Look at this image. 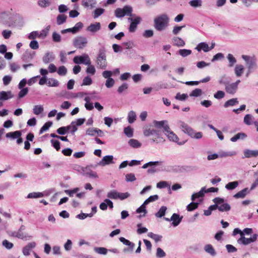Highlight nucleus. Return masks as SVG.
Here are the masks:
<instances>
[{
  "instance_id": "f257e3e1",
  "label": "nucleus",
  "mask_w": 258,
  "mask_h": 258,
  "mask_svg": "<svg viewBox=\"0 0 258 258\" xmlns=\"http://www.w3.org/2000/svg\"><path fill=\"white\" fill-rule=\"evenodd\" d=\"M154 126L158 129H162L163 132L167 136L170 141L177 143L179 145H182L185 143L186 141L179 142V138L177 136L170 130L167 120L157 121L154 120Z\"/></svg>"
},
{
  "instance_id": "f03ea898",
  "label": "nucleus",
  "mask_w": 258,
  "mask_h": 258,
  "mask_svg": "<svg viewBox=\"0 0 258 258\" xmlns=\"http://www.w3.org/2000/svg\"><path fill=\"white\" fill-rule=\"evenodd\" d=\"M169 18L166 14H162L156 17L154 19L155 29L159 31L165 30L168 26Z\"/></svg>"
},
{
  "instance_id": "7ed1b4c3",
  "label": "nucleus",
  "mask_w": 258,
  "mask_h": 258,
  "mask_svg": "<svg viewBox=\"0 0 258 258\" xmlns=\"http://www.w3.org/2000/svg\"><path fill=\"white\" fill-rule=\"evenodd\" d=\"M180 127L184 133L188 135L192 138L196 139H201L203 137V133L202 132L195 133L194 130L191 128L187 124L183 121L179 122Z\"/></svg>"
},
{
  "instance_id": "20e7f679",
  "label": "nucleus",
  "mask_w": 258,
  "mask_h": 258,
  "mask_svg": "<svg viewBox=\"0 0 258 258\" xmlns=\"http://www.w3.org/2000/svg\"><path fill=\"white\" fill-rule=\"evenodd\" d=\"M242 58L245 61L247 72L246 76H248L252 73L256 66V58L254 56L247 55H242Z\"/></svg>"
},
{
  "instance_id": "39448f33",
  "label": "nucleus",
  "mask_w": 258,
  "mask_h": 258,
  "mask_svg": "<svg viewBox=\"0 0 258 258\" xmlns=\"http://www.w3.org/2000/svg\"><path fill=\"white\" fill-rule=\"evenodd\" d=\"M133 8L131 6L126 5L122 8H117L115 10V16L118 18H121L125 16H133L132 14Z\"/></svg>"
},
{
  "instance_id": "423d86ee",
  "label": "nucleus",
  "mask_w": 258,
  "mask_h": 258,
  "mask_svg": "<svg viewBox=\"0 0 258 258\" xmlns=\"http://www.w3.org/2000/svg\"><path fill=\"white\" fill-rule=\"evenodd\" d=\"M132 17H129L127 19L128 21L131 22L128 31L132 33L136 31L138 25L140 23L142 20L141 18L139 16L133 15Z\"/></svg>"
},
{
  "instance_id": "0eeeda50",
  "label": "nucleus",
  "mask_w": 258,
  "mask_h": 258,
  "mask_svg": "<svg viewBox=\"0 0 258 258\" xmlns=\"http://www.w3.org/2000/svg\"><path fill=\"white\" fill-rule=\"evenodd\" d=\"M73 61L76 64H90L91 59L88 54L84 53L82 55L76 56L73 58Z\"/></svg>"
},
{
  "instance_id": "6e6552de",
  "label": "nucleus",
  "mask_w": 258,
  "mask_h": 258,
  "mask_svg": "<svg viewBox=\"0 0 258 258\" xmlns=\"http://www.w3.org/2000/svg\"><path fill=\"white\" fill-rule=\"evenodd\" d=\"M87 43V39L84 36H77L73 40V45L77 48L82 49L86 46Z\"/></svg>"
},
{
  "instance_id": "1a4fd4ad",
  "label": "nucleus",
  "mask_w": 258,
  "mask_h": 258,
  "mask_svg": "<svg viewBox=\"0 0 258 258\" xmlns=\"http://www.w3.org/2000/svg\"><path fill=\"white\" fill-rule=\"evenodd\" d=\"M98 66L101 69H105L107 66L106 55L104 52H100L97 58Z\"/></svg>"
},
{
  "instance_id": "9d476101",
  "label": "nucleus",
  "mask_w": 258,
  "mask_h": 258,
  "mask_svg": "<svg viewBox=\"0 0 258 258\" xmlns=\"http://www.w3.org/2000/svg\"><path fill=\"white\" fill-rule=\"evenodd\" d=\"M239 82H235L233 83H227L225 84V90L229 94H234L238 88V84Z\"/></svg>"
},
{
  "instance_id": "9b49d317",
  "label": "nucleus",
  "mask_w": 258,
  "mask_h": 258,
  "mask_svg": "<svg viewBox=\"0 0 258 258\" xmlns=\"http://www.w3.org/2000/svg\"><path fill=\"white\" fill-rule=\"evenodd\" d=\"M101 29V24L99 22H95L94 23L91 24L88 26L86 30L92 33H95L99 31Z\"/></svg>"
},
{
  "instance_id": "f8f14e48",
  "label": "nucleus",
  "mask_w": 258,
  "mask_h": 258,
  "mask_svg": "<svg viewBox=\"0 0 258 258\" xmlns=\"http://www.w3.org/2000/svg\"><path fill=\"white\" fill-rule=\"evenodd\" d=\"M195 49L199 52L201 50H203L205 52L210 51V46L206 42H201L199 43L195 47Z\"/></svg>"
},
{
  "instance_id": "ddd939ff",
  "label": "nucleus",
  "mask_w": 258,
  "mask_h": 258,
  "mask_svg": "<svg viewBox=\"0 0 258 258\" xmlns=\"http://www.w3.org/2000/svg\"><path fill=\"white\" fill-rule=\"evenodd\" d=\"M54 58L55 55L53 52H47L43 57V61L45 63H48L49 62L52 61Z\"/></svg>"
},
{
  "instance_id": "4468645a",
  "label": "nucleus",
  "mask_w": 258,
  "mask_h": 258,
  "mask_svg": "<svg viewBox=\"0 0 258 258\" xmlns=\"http://www.w3.org/2000/svg\"><path fill=\"white\" fill-rule=\"evenodd\" d=\"M249 191L250 190L248 188H245L235 194L233 197L235 199H243L249 192Z\"/></svg>"
},
{
  "instance_id": "2eb2a0df",
  "label": "nucleus",
  "mask_w": 258,
  "mask_h": 258,
  "mask_svg": "<svg viewBox=\"0 0 258 258\" xmlns=\"http://www.w3.org/2000/svg\"><path fill=\"white\" fill-rule=\"evenodd\" d=\"M22 136V133L20 131H16L14 132H9L6 134V137L7 138H11L15 140Z\"/></svg>"
},
{
  "instance_id": "dca6fc26",
  "label": "nucleus",
  "mask_w": 258,
  "mask_h": 258,
  "mask_svg": "<svg viewBox=\"0 0 258 258\" xmlns=\"http://www.w3.org/2000/svg\"><path fill=\"white\" fill-rule=\"evenodd\" d=\"M13 95L12 94L11 91L6 92L3 91L0 92V101L7 100L13 98Z\"/></svg>"
},
{
  "instance_id": "f3484780",
  "label": "nucleus",
  "mask_w": 258,
  "mask_h": 258,
  "mask_svg": "<svg viewBox=\"0 0 258 258\" xmlns=\"http://www.w3.org/2000/svg\"><path fill=\"white\" fill-rule=\"evenodd\" d=\"M182 217H179V215L178 214L174 213L171 218L170 220L172 221V225L174 226H177L181 222L182 220Z\"/></svg>"
},
{
  "instance_id": "a211bd4d",
  "label": "nucleus",
  "mask_w": 258,
  "mask_h": 258,
  "mask_svg": "<svg viewBox=\"0 0 258 258\" xmlns=\"http://www.w3.org/2000/svg\"><path fill=\"white\" fill-rule=\"evenodd\" d=\"M144 135L145 136H149L151 135H155L159 138V131L154 128H146L144 131Z\"/></svg>"
},
{
  "instance_id": "6ab92c4d",
  "label": "nucleus",
  "mask_w": 258,
  "mask_h": 258,
  "mask_svg": "<svg viewBox=\"0 0 258 258\" xmlns=\"http://www.w3.org/2000/svg\"><path fill=\"white\" fill-rule=\"evenodd\" d=\"M244 70V66L242 64H237L234 69V73L238 77H241L243 74Z\"/></svg>"
},
{
  "instance_id": "aec40b11",
  "label": "nucleus",
  "mask_w": 258,
  "mask_h": 258,
  "mask_svg": "<svg viewBox=\"0 0 258 258\" xmlns=\"http://www.w3.org/2000/svg\"><path fill=\"white\" fill-rule=\"evenodd\" d=\"M84 174L88 176L90 178H98V175L95 171H92L90 169L89 167H86L85 169L84 170Z\"/></svg>"
},
{
  "instance_id": "412c9836",
  "label": "nucleus",
  "mask_w": 258,
  "mask_h": 258,
  "mask_svg": "<svg viewBox=\"0 0 258 258\" xmlns=\"http://www.w3.org/2000/svg\"><path fill=\"white\" fill-rule=\"evenodd\" d=\"M96 2L95 0H83L82 5L85 8H93L95 7Z\"/></svg>"
},
{
  "instance_id": "4be33fe9",
  "label": "nucleus",
  "mask_w": 258,
  "mask_h": 258,
  "mask_svg": "<svg viewBox=\"0 0 258 258\" xmlns=\"http://www.w3.org/2000/svg\"><path fill=\"white\" fill-rule=\"evenodd\" d=\"M244 155L246 158L256 157L258 156V150H246L244 152Z\"/></svg>"
},
{
  "instance_id": "5701e85b",
  "label": "nucleus",
  "mask_w": 258,
  "mask_h": 258,
  "mask_svg": "<svg viewBox=\"0 0 258 258\" xmlns=\"http://www.w3.org/2000/svg\"><path fill=\"white\" fill-rule=\"evenodd\" d=\"M173 44L178 47H182L185 45V42L182 39L178 37H175L172 39Z\"/></svg>"
},
{
  "instance_id": "b1692460",
  "label": "nucleus",
  "mask_w": 258,
  "mask_h": 258,
  "mask_svg": "<svg viewBox=\"0 0 258 258\" xmlns=\"http://www.w3.org/2000/svg\"><path fill=\"white\" fill-rule=\"evenodd\" d=\"M189 6L194 8H201L203 5L202 0H191L188 2Z\"/></svg>"
},
{
  "instance_id": "393cba45",
  "label": "nucleus",
  "mask_w": 258,
  "mask_h": 258,
  "mask_svg": "<svg viewBox=\"0 0 258 258\" xmlns=\"http://www.w3.org/2000/svg\"><path fill=\"white\" fill-rule=\"evenodd\" d=\"M238 103L239 102L237 98H232L225 102L224 104V107L227 108L229 106H233L236 104H238Z\"/></svg>"
},
{
  "instance_id": "a878e982",
  "label": "nucleus",
  "mask_w": 258,
  "mask_h": 258,
  "mask_svg": "<svg viewBox=\"0 0 258 258\" xmlns=\"http://www.w3.org/2000/svg\"><path fill=\"white\" fill-rule=\"evenodd\" d=\"M205 250L208 253L210 254L212 256L216 255V252L211 244H207L204 247Z\"/></svg>"
},
{
  "instance_id": "bb28decb",
  "label": "nucleus",
  "mask_w": 258,
  "mask_h": 258,
  "mask_svg": "<svg viewBox=\"0 0 258 258\" xmlns=\"http://www.w3.org/2000/svg\"><path fill=\"white\" fill-rule=\"evenodd\" d=\"M247 137V135L243 133H239L236 134L234 137H232L230 140L233 142H236L239 139H244Z\"/></svg>"
},
{
  "instance_id": "cd10ccee",
  "label": "nucleus",
  "mask_w": 258,
  "mask_h": 258,
  "mask_svg": "<svg viewBox=\"0 0 258 258\" xmlns=\"http://www.w3.org/2000/svg\"><path fill=\"white\" fill-rule=\"evenodd\" d=\"M113 157L112 155H107L104 156L102 159L103 163V165H108L113 163Z\"/></svg>"
},
{
  "instance_id": "c85d7f7f",
  "label": "nucleus",
  "mask_w": 258,
  "mask_h": 258,
  "mask_svg": "<svg viewBox=\"0 0 258 258\" xmlns=\"http://www.w3.org/2000/svg\"><path fill=\"white\" fill-rule=\"evenodd\" d=\"M67 16L64 14L58 15L56 18V22L58 25L63 24L66 22Z\"/></svg>"
},
{
  "instance_id": "c756f323",
  "label": "nucleus",
  "mask_w": 258,
  "mask_h": 258,
  "mask_svg": "<svg viewBox=\"0 0 258 258\" xmlns=\"http://www.w3.org/2000/svg\"><path fill=\"white\" fill-rule=\"evenodd\" d=\"M148 236L154 239L156 242L161 241L162 238L161 235L154 234L153 232H149Z\"/></svg>"
},
{
  "instance_id": "7c9ffc66",
  "label": "nucleus",
  "mask_w": 258,
  "mask_h": 258,
  "mask_svg": "<svg viewBox=\"0 0 258 258\" xmlns=\"http://www.w3.org/2000/svg\"><path fill=\"white\" fill-rule=\"evenodd\" d=\"M50 28V26H48L45 29L41 31L40 33L38 32V38L41 39L45 38L48 34Z\"/></svg>"
},
{
  "instance_id": "2f4dec72",
  "label": "nucleus",
  "mask_w": 258,
  "mask_h": 258,
  "mask_svg": "<svg viewBox=\"0 0 258 258\" xmlns=\"http://www.w3.org/2000/svg\"><path fill=\"white\" fill-rule=\"evenodd\" d=\"M136 113L133 111H131L128 113L127 118L130 123H133L136 120Z\"/></svg>"
},
{
  "instance_id": "473e14b6",
  "label": "nucleus",
  "mask_w": 258,
  "mask_h": 258,
  "mask_svg": "<svg viewBox=\"0 0 258 258\" xmlns=\"http://www.w3.org/2000/svg\"><path fill=\"white\" fill-rule=\"evenodd\" d=\"M204 189L205 188L203 187L199 192L192 194L191 196V200L195 201L196 199L204 197L205 194L204 191Z\"/></svg>"
},
{
  "instance_id": "72a5a7b5",
  "label": "nucleus",
  "mask_w": 258,
  "mask_h": 258,
  "mask_svg": "<svg viewBox=\"0 0 258 258\" xmlns=\"http://www.w3.org/2000/svg\"><path fill=\"white\" fill-rule=\"evenodd\" d=\"M238 185V182L237 181L230 182L225 185V188L228 190L235 189Z\"/></svg>"
},
{
  "instance_id": "f704fd0d",
  "label": "nucleus",
  "mask_w": 258,
  "mask_h": 258,
  "mask_svg": "<svg viewBox=\"0 0 258 258\" xmlns=\"http://www.w3.org/2000/svg\"><path fill=\"white\" fill-rule=\"evenodd\" d=\"M51 4V0H39L38 5L41 8H46Z\"/></svg>"
},
{
  "instance_id": "c9c22d12",
  "label": "nucleus",
  "mask_w": 258,
  "mask_h": 258,
  "mask_svg": "<svg viewBox=\"0 0 258 258\" xmlns=\"http://www.w3.org/2000/svg\"><path fill=\"white\" fill-rule=\"evenodd\" d=\"M230 206L227 203H223L219 206L218 210L221 212H227L230 210Z\"/></svg>"
},
{
  "instance_id": "e433bc0d",
  "label": "nucleus",
  "mask_w": 258,
  "mask_h": 258,
  "mask_svg": "<svg viewBox=\"0 0 258 258\" xmlns=\"http://www.w3.org/2000/svg\"><path fill=\"white\" fill-rule=\"evenodd\" d=\"M237 242L238 243H242L244 245H247L251 243V240L249 238H245L244 235H242L239 239H238Z\"/></svg>"
},
{
  "instance_id": "4c0bfd02",
  "label": "nucleus",
  "mask_w": 258,
  "mask_h": 258,
  "mask_svg": "<svg viewBox=\"0 0 258 258\" xmlns=\"http://www.w3.org/2000/svg\"><path fill=\"white\" fill-rule=\"evenodd\" d=\"M33 113L35 115H39L43 111V107L40 105H35L33 107Z\"/></svg>"
},
{
  "instance_id": "58836bf2",
  "label": "nucleus",
  "mask_w": 258,
  "mask_h": 258,
  "mask_svg": "<svg viewBox=\"0 0 258 258\" xmlns=\"http://www.w3.org/2000/svg\"><path fill=\"white\" fill-rule=\"evenodd\" d=\"M227 57L229 62V66L230 67H233L234 64L236 62V58L233 56V55L232 54L230 53L227 55Z\"/></svg>"
},
{
  "instance_id": "ea45409f",
  "label": "nucleus",
  "mask_w": 258,
  "mask_h": 258,
  "mask_svg": "<svg viewBox=\"0 0 258 258\" xmlns=\"http://www.w3.org/2000/svg\"><path fill=\"white\" fill-rule=\"evenodd\" d=\"M128 144L133 148H139L141 146V144L138 140L135 139L130 140Z\"/></svg>"
},
{
  "instance_id": "a19ab883",
  "label": "nucleus",
  "mask_w": 258,
  "mask_h": 258,
  "mask_svg": "<svg viewBox=\"0 0 258 258\" xmlns=\"http://www.w3.org/2000/svg\"><path fill=\"white\" fill-rule=\"evenodd\" d=\"M108 198L111 199H117L118 198V192L115 190H111L107 195Z\"/></svg>"
},
{
  "instance_id": "79ce46f5",
  "label": "nucleus",
  "mask_w": 258,
  "mask_h": 258,
  "mask_svg": "<svg viewBox=\"0 0 258 258\" xmlns=\"http://www.w3.org/2000/svg\"><path fill=\"white\" fill-rule=\"evenodd\" d=\"M178 53L182 57H186L191 53V50L186 49H180L178 51Z\"/></svg>"
},
{
  "instance_id": "37998d69",
  "label": "nucleus",
  "mask_w": 258,
  "mask_h": 258,
  "mask_svg": "<svg viewBox=\"0 0 258 258\" xmlns=\"http://www.w3.org/2000/svg\"><path fill=\"white\" fill-rule=\"evenodd\" d=\"M253 117L251 114H246L244 117V122L247 125H251L253 122Z\"/></svg>"
},
{
  "instance_id": "c03bdc74",
  "label": "nucleus",
  "mask_w": 258,
  "mask_h": 258,
  "mask_svg": "<svg viewBox=\"0 0 258 258\" xmlns=\"http://www.w3.org/2000/svg\"><path fill=\"white\" fill-rule=\"evenodd\" d=\"M166 210L167 208L165 206H162L159 211L156 213V216L159 218L163 217L165 215Z\"/></svg>"
},
{
  "instance_id": "a18cd8bd",
  "label": "nucleus",
  "mask_w": 258,
  "mask_h": 258,
  "mask_svg": "<svg viewBox=\"0 0 258 258\" xmlns=\"http://www.w3.org/2000/svg\"><path fill=\"white\" fill-rule=\"evenodd\" d=\"M48 71L46 69H41L40 70V73L41 75L42 76V77L40 78L39 76H37L36 78H39V81H46V75L48 74Z\"/></svg>"
},
{
  "instance_id": "49530a36",
  "label": "nucleus",
  "mask_w": 258,
  "mask_h": 258,
  "mask_svg": "<svg viewBox=\"0 0 258 258\" xmlns=\"http://www.w3.org/2000/svg\"><path fill=\"white\" fill-rule=\"evenodd\" d=\"M199 204L198 203L192 202L187 205L186 209L188 211H192L198 208Z\"/></svg>"
},
{
  "instance_id": "de8ad7c7",
  "label": "nucleus",
  "mask_w": 258,
  "mask_h": 258,
  "mask_svg": "<svg viewBox=\"0 0 258 258\" xmlns=\"http://www.w3.org/2000/svg\"><path fill=\"white\" fill-rule=\"evenodd\" d=\"M57 73L59 76H65L67 73V69L63 66H60L57 70Z\"/></svg>"
},
{
  "instance_id": "09e8293b",
  "label": "nucleus",
  "mask_w": 258,
  "mask_h": 258,
  "mask_svg": "<svg viewBox=\"0 0 258 258\" xmlns=\"http://www.w3.org/2000/svg\"><path fill=\"white\" fill-rule=\"evenodd\" d=\"M159 199V197L155 195L153 196H151L147 199H146L144 202V205H147L150 202H154L157 200Z\"/></svg>"
},
{
  "instance_id": "8fccbe9b",
  "label": "nucleus",
  "mask_w": 258,
  "mask_h": 258,
  "mask_svg": "<svg viewBox=\"0 0 258 258\" xmlns=\"http://www.w3.org/2000/svg\"><path fill=\"white\" fill-rule=\"evenodd\" d=\"M39 84L40 85L46 84L49 87H56L58 85V82H39Z\"/></svg>"
},
{
  "instance_id": "3c124183",
  "label": "nucleus",
  "mask_w": 258,
  "mask_h": 258,
  "mask_svg": "<svg viewBox=\"0 0 258 258\" xmlns=\"http://www.w3.org/2000/svg\"><path fill=\"white\" fill-rule=\"evenodd\" d=\"M104 12V9L102 8H97L94 12V18L96 19L101 15Z\"/></svg>"
},
{
  "instance_id": "603ef678",
  "label": "nucleus",
  "mask_w": 258,
  "mask_h": 258,
  "mask_svg": "<svg viewBox=\"0 0 258 258\" xmlns=\"http://www.w3.org/2000/svg\"><path fill=\"white\" fill-rule=\"evenodd\" d=\"M52 124V122L51 121H47L46 122L43 126L41 128L40 130V134L43 133L44 131L47 130Z\"/></svg>"
},
{
  "instance_id": "864d4df0",
  "label": "nucleus",
  "mask_w": 258,
  "mask_h": 258,
  "mask_svg": "<svg viewBox=\"0 0 258 258\" xmlns=\"http://www.w3.org/2000/svg\"><path fill=\"white\" fill-rule=\"evenodd\" d=\"M52 40L55 42H60L61 41L60 35L56 32H54L52 33Z\"/></svg>"
},
{
  "instance_id": "5fc2aeb1",
  "label": "nucleus",
  "mask_w": 258,
  "mask_h": 258,
  "mask_svg": "<svg viewBox=\"0 0 258 258\" xmlns=\"http://www.w3.org/2000/svg\"><path fill=\"white\" fill-rule=\"evenodd\" d=\"M102 75L105 79H108L107 81H114L113 79L110 78V77L112 75V72L111 71H104L102 73Z\"/></svg>"
},
{
  "instance_id": "6e6d98bb",
  "label": "nucleus",
  "mask_w": 258,
  "mask_h": 258,
  "mask_svg": "<svg viewBox=\"0 0 258 258\" xmlns=\"http://www.w3.org/2000/svg\"><path fill=\"white\" fill-rule=\"evenodd\" d=\"M124 133L126 135L127 137L131 138L133 136V129L130 126L125 127L124 128Z\"/></svg>"
},
{
  "instance_id": "4d7b16f0",
  "label": "nucleus",
  "mask_w": 258,
  "mask_h": 258,
  "mask_svg": "<svg viewBox=\"0 0 258 258\" xmlns=\"http://www.w3.org/2000/svg\"><path fill=\"white\" fill-rule=\"evenodd\" d=\"M202 91L201 89L197 88L194 90L190 94V96L198 97L202 95Z\"/></svg>"
},
{
  "instance_id": "13d9d810",
  "label": "nucleus",
  "mask_w": 258,
  "mask_h": 258,
  "mask_svg": "<svg viewBox=\"0 0 258 258\" xmlns=\"http://www.w3.org/2000/svg\"><path fill=\"white\" fill-rule=\"evenodd\" d=\"M94 250L97 253L101 254H106L107 252V249L104 247H95Z\"/></svg>"
},
{
  "instance_id": "bf43d9fd",
  "label": "nucleus",
  "mask_w": 258,
  "mask_h": 258,
  "mask_svg": "<svg viewBox=\"0 0 258 258\" xmlns=\"http://www.w3.org/2000/svg\"><path fill=\"white\" fill-rule=\"evenodd\" d=\"M43 194L41 192H31L28 194V198H38L42 197Z\"/></svg>"
},
{
  "instance_id": "052dcab7",
  "label": "nucleus",
  "mask_w": 258,
  "mask_h": 258,
  "mask_svg": "<svg viewBox=\"0 0 258 258\" xmlns=\"http://www.w3.org/2000/svg\"><path fill=\"white\" fill-rule=\"evenodd\" d=\"M10 70L13 72H15L17 71L19 69H20V67L19 64L16 63H11L10 64Z\"/></svg>"
},
{
  "instance_id": "680f3d73",
  "label": "nucleus",
  "mask_w": 258,
  "mask_h": 258,
  "mask_svg": "<svg viewBox=\"0 0 258 258\" xmlns=\"http://www.w3.org/2000/svg\"><path fill=\"white\" fill-rule=\"evenodd\" d=\"M125 179L127 181H134L136 180V178L134 173L127 174L125 175Z\"/></svg>"
},
{
  "instance_id": "e2e57ef3",
  "label": "nucleus",
  "mask_w": 258,
  "mask_h": 258,
  "mask_svg": "<svg viewBox=\"0 0 258 258\" xmlns=\"http://www.w3.org/2000/svg\"><path fill=\"white\" fill-rule=\"evenodd\" d=\"M88 66L86 72L88 74H90L91 75H93L95 73V67L93 66L90 64H87Z\"/></svg>"
},
{
  "instance_id": "0e129e2a",
  "label": "nucleus",
  "mask_w": 258,
  "mask_h": 258,
  "mask_svg": "<svg viewBox=\"0 0 258 258\" xmlns=\"http://www.w3.org/2000/svg\"><path fill=\"white\" fill-rule=\"evenodd\" d=\"M131 244L127 245L128 246L127 248H125L123 249V252H132L133 251V249L135 247V244L132 242H131Z\"/></svg>"
},
{
  "instance_id": "69168bd1",
  "label": "nucleus",
  "mask_w": 258,
  "mask_h": 258,
  "mask_svg": "<svg viewBox=\"0 0 258 258\" xmlns=\"http://www.w3.org/2000/svg\"><path fill=\"white\" fill-rule=\"evenodd\" d=\"M225 96V93L222 91H218L214 95L216 99H220L224 98Z\"/></svg>"
},
{
  "instance_id": "338daca9",
  "label": "nucleus",
  "mask_w": 258,
  "mask_h": 258,
  "mask_svg": "<svg viewBox=\"0 0 258 258\" xmlns=\"http://www.w3.org/2000/svg\"><path fill=\"white\" fill-rule=\"evenodd\" d=\"M156 256L158 257H163L165 256V252L160 247H158L157 249Z\"/></svg>"
},
{
  "instance_id": "774afa93",
  "label": "nucleus",
  "mask_w": 258,
  "mask_h": 258,
  "mask_svg": "<svg viewBox=\"0 0 258 258\" xmlns=\"http://www.w3.org/2000/svg\"><path fill=\"white\" fill-rule=\"evenodd\" d=\"M51 143L52 144L53 147L56 150V151H59L60 150V143L58 141L51 140Z\"/></svg>"
}]
</instances>
